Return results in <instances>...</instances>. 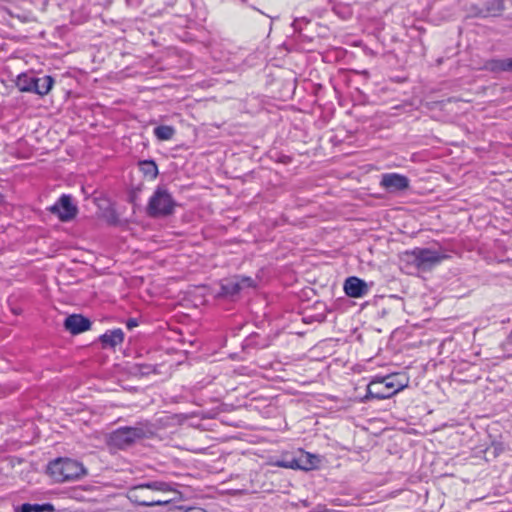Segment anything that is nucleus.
<instances>
[{
  "instance_id": "f8f14e48",
  "label": "nucleus",
  "mask_w": 512,
  "mask_h": 512,
  "mask_svg": "<svg viewBox=\"0 0 512 512\" xmlns=\"http://www.w3.org/2000/svg\"><path fill=\"white\" fill-rule=\"evenodd\" d=\"M504 9L503 0H491L488 1L482 9L475 7L472 13L474 16L479 17H495L501 15Z\"/></svg>"
},
{
  "instance_id": "4468645a",
  "label": "nucleus",
  "mask_w": 512,
  "mask_h": 512,
  "mask_svg": "<svg viewBox=\"0 0 512 512\" xmlns=\"http://www.w3.org/2000/svg\"><path fill=\"white\" fill-rule=\"evenodd\" d=\"M104 346L115 347L124 340V333L121 329L108 331L100 337Z\"/></svg>"
},
{
  "instance_id": "a211bd4d",
  "label": "nucleus",
  "mask_w": 512,
  "mask_h": 512,
  "mask_svg": "<svg viewBox=\"0 0 512 512\" xmlns=\"http://www.w3.org/2000/svg\"><path fill=\"white\" fill-rule=\"evenodd\" d=\"M175 134V129L169 125H160L154 128V135L158 140L167 141L172 139Z\"/></svg>"
},
{
  "instance_id": "6e6552de",
  "label": "nucleus",
  "mask_w": 512,
  "mask_h": 512,
  "mask_svg": "<svg viewBox=\"0 0 512 512\" xmlns=\"http://www.w3.org/2000/svg\"><path fill=\"white\" fill-rule=\"evenodd\" d=\"M380 185L388 192L396 193L409 187V179L398 173H386L382 175Z\"/></svg>"
},
{
  "instance_id": "f03ea898",
  "label": "nucleus",
  "mask_w": 512,
  "mask_h": 512,
  "mask_svg": "<svg viewBox=\"0 0 512 512\" xmlns=\"http://www.w3.org/2000/svg\"><path fill=\"white\" fill-rule=\"evenodd\" d=\"M406 387L407 382L403 383L398 381L395 375L375 378L368 384L364 400L388 399Z\"/></svg>"
},
{
  "instance_id": "5701e85b",
  "label": "nucleus",
  "mask_w": 512,
  "mask_h": 512,
  "mask_svg": "<svg viewBox=\"0 0 512 512\" xmlns=\"http://www.w3.org/2000/svg\"><path fill=\"white\" fill-rule=\"evenodd\" d=\"M183 512H207V511L201 507H188Z\"/></svg>"
},
{
  "instance_id": "6ab92c4d",
  "label": "nucleus",
  "mask_w": 512,
  "mask_h": 512,
  "mask_svg": "<svg viewBox=\"0 0 512 512\" xmlns=\"http://www.w3.org/2000/svg\"><path fill=\"white\" fill-rule=\"evenodd\" d=\"M54 508L51 504H22L17 512H44L53 511Z\"/></svg>"
},
{
  "instance_id": "393cba45",
  "label": "nucleus",
  "mask_w": 512,
  "mask_h": 512,
  "mask_svg": "<svg viewBox=\"0 0 512 512\" xmlns=\"http://www.w3.org/2000/svg\"><path fill=\"white\" fill-rule=\"evenodd\" d=\"M2 201V195L0 194V202Z\"/></svg>"
},
{
  "instance_id": "f3484780",
  "label": "nucleus",
  "mask_w": 512,
  "mask_h": 512,
  "mask_svg": "<svg viewBox=\"0 0 512 512\" xmlns=\"http://www.w3.org/2000/svg\"><path fill=\"white\" fill-rule=\"evenodd\" d=\"M36 77L27 74H21L17 77L16 86L22 92H31Z\"/></svg>"
},
{
  "instance_id": "ddd939ff",
  "label": "nucleus",
  "mask_w": 512,
  "mask_h": 512,
  "mask_svg": "<svg viewBox=\"0 0 512 512\" xmlns=\"http://www.w3.org/2000/svg\"><path fill=\"white\" fill-rule=\"evenodd\" d=\"M53 84L54 79L51 76L36 77L31 92L44 96L49 93Z\"/></svg>"
},
{
  "instance_id": "4be33fe9",
  "label": "nucleus",
  "mask_w": 512,
  "mask_h": 512,
  "mask_svg": "<svg viewBox=\"0 0 512 512\" xmlns=\"http://www.w3.org/2000/svg\"><path fill=\"white\" fill-rule=\"evenodd\" d=\"M137 326H138V321H137V319H135V318H130V319H128V320H127V322H126V327H127L129 330H131V329H133V328H135V327H137Z\"/></svg>"
},
{
  "instance_id": "0eeeda50",
  "label": "nucleus",
  "mask_w": 512,
  "mask_h": 512,
  "mask_svg": "<svg viewBox=\"0 0 512 512\" xmlns=\"http://www.w3.org/2000/svg\"><path fill=\"white\" fill-rule=\"evenodd\" d=\"M49 211L57 215L61 221L67 222L75 218L78 208L72 203L71 196L64 194L49 208Z\"/></svg>"
},
{
  "instance_id": "7ed1b4c3",
  "label": "nucleus",
  "mask_w": 512,
  "mask_h": 512,
  "mask_svg": "<svg viewBox=\"0 0 512 512\" xmlns=\"http://www.w3.org/2000/svg\"><path fill=\"white\" fill-rule=\"evenodd\" d=\"M48 473L56 482H66L85 475L86 469L76 460L58 458L49 463Z\"/></svg>"
},
{
  "instance_id": "2eb2a0df",
  "label": "nucleus",
  "mask_w": 512,
  "mask_h": 512,
  "mask_svg": "<svg viewBox=\"0 0 512 512\" xmlns=\"http://www.w3.org/2000/svg\"><path fill=\"white\" fill-rule=\"evenodd\" d=\"M487 68L493 72H512V57L505 59H494L487 63Z\"/></svg>"
},
{
  "instance_id": "9d476101",
  "label": "nucleus",
  "mask_w": 512,
  "mask_h": 512,
  "mask_svg": "<svg viewBox=\"0 0 512 512\" xmlns=\"http://www.w3.org/2000/svg\"><path fill=\"white\" fill-rule=\"evenodd\" d=\"M90 326V320L79 314H72L64 321L65 329L73 335L89 330Z\"/></svg>"
},
{
  "instance_id": "9b49d317",
  "label": "nucleus",
  "mask_w": 512,
  "mask_h": 512,
  "mask_svg": "<svg viewBox=\"0 0 512 512\" xmlns=\"http://www.w3.org/2000/svg\"><path fill=\"white\" fill-rule=\"evenodd\" d=\"M318 462H319V460L316 456L311 455L309 453H303L298 458L292 459L287 464L283 463V464H281V466L292 468V469L298 468V469L308 471V470L315 468L317 466Z\"/></svg>"
},
{
  "instance_id": "f257e3e1",
  "label": "nucleus",
  "mask_w": 512,
  "mask_h": 512,
  "mask_svg": "<svg viewBox=\"0 0 512 512\" xmlns=\"http://www.w3.org/2000/svg\"><path fill=\"white\" fill-rule=\"evenodd\" d=\"M170 485L162 481H152L136 485L128 490V499L140 506L153 507L167 504L170 500L158 496L159 493L171 492Z\"/></svg>"
},
{
  "instance_id": "1a4fd4ad",
  "label": "nucleus",
  "mask_w": 512,
  "mask_h": 512,
  "mask_svg": "<svg viewBox=\"0 0 512 512\" xmlns=\"http://www.w3.org/2000/svg\"><path fill=\"white\" fill-rule=\"evenodd\" d=\"M343 288L346 295L352 298L363 297L369 291L367 283L355 276L348 277L344 282Z\"/></svg>"
},
{
  "instance_id": "423d86ee",
  "label": "nucleus",
  "mask_w": 512,
  "mask_h": 512,
  "mask_svg": "<svg viewBox=\"0 0 512 512\" xmlns=\"http://www.w3.org/2000/svg\"><path fill=\"white\" fill-rule=\"evenodd\" d=\"M413 262L416 267L422 270H428L438 265L446 255L440 254L430 249L416 248L412 251Z\"/></svg>"
},
{
  "instance_id": "aec40b11",
  "label": "nucleus",
  "mask_w": 512,
  "mask_h": 512,
  "mask_svg": "<svg viewBox=\"0 0 512 512\" xmlns=\"http://www.w3.org/2000/svg\"><path fill=\"white\" fill-rule=\"evenodd\" d=\"M140 169L144 173V175L154 179L158 175V168L154 161L152 160H144L140 162Z\"/></svg>"
},
{
  "instance_id": "dca6fc26",
  "label": "nucleus",
  "mask_w": 512,
  "mask_h": 512,
  "mask_svg": "<svg viewBox=\"0 0 512 512\" xmlns=\"http://www.w3.org/2000/svg\"><path fill=\"white\" fill-rule=\"evenodd\" d=\"M241 291L238 284V277L224 280L221 284V294L224 296H234Z\"/></svg>"
},
{
  "instance_id": "20e7f679",
  "label": "nucleus",
  "mask_w": 512,
  "mask_h": 512,
  "mask_svg": "<svg viewBox=\"0 0 512 512\" xmlns=\"http://www.w3.org/2000/svg\"><path fill=\"white\" fill-rule=\"evenodd\" d=\"M176 202L164 186H158L147 204V214L151 217H166L173 213Z\"/></svg>"
},
{
  "instance_id": "b1692460",
  "label": "nucleus",
  "mask_w": 512,
  "mask_h": 512,
  "mask_svg": "<svg viewBox=\"0 0 512 512\" xmlns=\"http://www.w3.org/2000/svg\"><path fill=\"white\" fill-rule=\"evenodd\" d=\"M126 1H127L128 5H133L136 2V0H126Z\"/></svg>"
},
{
  "instance_id": "39448f33",
  "label": "nucleus",
  "mask_w": 512,
  "mask_h": 512,
  "mask_svg": "<svg viewBox=\"0 0 512 512\" xmlns=\"http://www.w3.org/2000/svg\"><path fill=\"white\" fill-rule=\"evenodd\" d=\"M145 435V430L140 426L121 427L110 434L109 444L118 449H125Z\"/></svg>"
},
{
  "instance_id": "412c9836",
  "label": "nucleus",
  "mask_w": 512,
  "mask_h": 512,
  "mask_svg": "<svg viewBox=\"0 0 512 512\" xmlns=\"http://www.w3.org/2000/svg\"><path fill=\"white\" fill-rule=\"evenodd\" d=\"M238 284L241 290L256 287V282L250 277H238Z\"/></svg>"
}]
</instances>
